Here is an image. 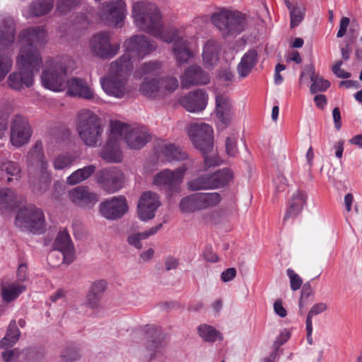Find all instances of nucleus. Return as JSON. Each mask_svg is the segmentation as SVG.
<instances>
[{
	"mask_svg": "<svg viewBox=\"0 0 362 362\" xmlns=\"http://www.w3.org/2000/svg\"><path fill=\"white\" fill-rule=\"evenodd\" d=\"M124 140L132 149H139L150 140V135L144 127H133L121 122H112L106 146L102 152V157L108 162H119L122 156L119 142Z\"/></svg>",
	"mask_w": 362,
	"mask_h": 362,
	"instance_id": "obj_1",
	"label": "nucleus"
},
{
	"mask_svg": "<svg viewBox=\"0 0 362 362\" xmlns=\"http://www.w3.org/2000/svg\"><path fill=\"white\" fill-rule=\"evenodd\" d=\"M132 16L136 28L164 42L170 43L176 33L174 28L163 26L158 8L148 1L134 2Z\"/></svg>",
	"mask_w": 362,
	"mask_h": 362,
	"instance_id": "obj_2",
	"label": "nucleus"
},
{
	"mask_svg": "<svg viewBox=\"0 0 362 362\" xmlns=\"http://www.w3.org/2000/svg\"><path fill=\"white\" fill-rule=\"evenodd\" d=\"M124 54L117 61L111 63L112 73L129 72L134 64L150 54L157 49L155 41L144 35H134L124 42Z\"/></svg>",
	"mask_w": 362,
	"mask_h": 362,
	"instance_id": "obj_3",
	"label": "nucleus"
},
{
	"mask_svg": "<svg viewBox=\"0 0 362 362\" xmlns=\"http://www.w3.org/2000/svg\"><path fill=\"white\" fill-rule=\"evenodd\" d=\"M42 62L41 56L35 50L22 49L16 59L18 70L8 78V86L15 90L30 87L33 83V73L39 71Z\"/></svg>",
	"mask_w": 362,
	"mask_h": 362,
	"instance_id": "obj_4",
	"label": "nucleus"
},
{
	"mask_svg": "<svg viewBox=\"0 0 362 362\" xmlns=\"http://www.w3.org/2000/svg\"><path fill=\"white\" fill-rule=\"evenodd\" d=\"M188 135L194 146L202 153L205 169L220 164L221 159L214 151L211 126L206 123L193 124L188 129Z\"/></svg>",
	"mask_w": 362,
	"mask_h": 362,
	"instance_id": "obj_5",
	"label": "nucleus"
},
{
	"mask_svg": "<svg viewBox=\"0 0 362 362\" xmlns=\"http://www.w3.org/2000/svg\"><path fill=\"white\" fill-rule=\"evenodd\" d=\"M76 129L86 146L95 147L100 143L103 126L100 118L93 111L83 109L77 113Z\"/></svg>",
	"mask_w": 362,
	"mask_h": 362,
	"instance_id": "obj_6",
	"label": "nucleus"
},
{
	"mask_svg": "<svg viewBox=\"0 0 362 362\" xmlns=\"http://www.w3.org/2000/svg\"><path fill=\"white\" fill-rule=\"evenodd\" d=\"M67 57L49 59L45 61L41 82L45 88L54 92H62L67 86Z\"/></svg>",
	"mask_w": 362,
	"mask_h": 362,
	"instance_id": "obj_7",
	"label": "nucleus"
},
{
	"mask_svg": "<svg viewBox=\"0 0 362 362\" xmlns=\"http://www.w3.org/2000/svg\"><path fill=\"white\" fill-rule=\"evenodd\" d=\"M15 22L12 18L0 16V46L8 47L14 42ZM11 58L0 49V81H3L12 67Z\"/></svg>",
	"mask_w": 362,
	"mask_h": 362,
	"instance_id": "obj_8",
	"label": "nucleus"
},
{
	"mask_svg": "<svg viewBox=\"0 0 362 362\" xmlns=\"http://www.w3.org/2000/svg\"><path fill=\"white\" fill-rule=\"evenodd\" d=\"M211 19L223 36L239 33L245 28V18L238 11L221 10L214 13Z\"/></svg>",
	"mask_w": 362,
	"mask_h": 362,
	"instance_id": "obj_9",
	"label": "nucleus"
},
{
	"mask_svg": "<svg viewBox=\"0 0 362 362\" xmlns=\"http://www.w3.org/2000/svg\"><path fill=\"white\" fill-rule=\"evenodd\" d=\"M193 165L192 160H188L180 167L175 169H165L153 176V184L158 187L167 189L170 192L180 190L186 171Z\"/></svg>",
	"mask_w": 362,
	"mask_h": 362,
	"instance_id": "obj_10",
	"label": "nucleus"
},
{
	"mask_svg": "<svg viewBox=\"0 0 362 362\" xmlns=\"http://www.w3.org/2000/svg\"><path fill=\"white\" fill-rule=\"evenodd\" d=\"M15 224L18 228L33 233L42 232L45 228L44 212L35 206L23 208L16 215Z\"/></svg>",
	"mask_w": 362,
	"mask_h": 362,
	"instance_id": "obj_11",
	"label": "nucleus"
},
{
	"mask_svg": "<svg viewBox=\"0 0 362 362\" xmlns=\"http://www.w3.org/2000/svg\"><path fill=\"white\" fill-rule=\"evenodd\" d=\"M178 87V81L174 77L145 80L141 85L140 91L148 98L157 99L163 98Z\"/></svg>",
	"mask_w": 362,
	"mask_h": 362,
	"instance_id": "obj_12",
	"label": "nucleus"
},
{
	"mask_svg": "<svg viewBox=\"0 0 362 362\" xmlns=\"http://www.w3.org/2000/svg\"><path fill=\"white\" fill-rule=\"evenodd\" d=\"M27 158L30 162L29 173L39 176L42 182L40 188L45 191L51 182L50 173L48 171V163L45 160L40 147L35 146L28 153Z\"/></svg>",
	"mask_w": 362,
	"mask_h": 362,
	"instance_id": "obj_13",
	"label": "nucleus"
},
{
	"mask_svg": "<svg viewBox=\"0 0 362 362\" xmlns=\"http://www.w3.org/2000/svg\"><path fill=\"white\" fill-rule=\"evenodd\" d=\"M127 14V5L123 0H112L104 3L99 16L103 21L112 26H119Z\"/></svg>",
	"mask_w": 362,
	"mask_h": 362,
	"instance_id": "obj_14",
	"label": "nucleus"
},
{
	"mask_svg": "<svg viewBox=\"0 0 362 362\" xmlns=\"http://www.w3.org/2000/svg\"><path fill=\"white\" fill-rule=\"evenodd\" d=\"M31 135V127L27 119L18 115L13 116L11 121L10 141L11 144L16 148H20L30 141Z\"/></svg>",
	"mask_w": 362,
	"mask_h": 362,
	"instance_id": "obj_15",
	"label": "nucleus"
},
{
	"mask_svg": "<svg viewBox=\"0 0 362 362\" xmlns=\"http://www.w3.org/2000/svg\"><path fill=\"white\" fill-rule=\"evenodd\" d=\"M92 54L100 58H109L115 55L119 49L118 45H113L110 42L107 33H99L95 35L89 42Z\"/></svg>",
	"mask_w": 362,
	"mask_h": 362,
	"instance_id": "obj_16",
	"label": "nucleus"
},
{
	"mask_svg": "<svg viewBox=\"0 0 362 362\" xmlns=\"http://www.w3.org/2000/svg\"><path fill=\"white\" fill-rule=\"evenodd\" d=\"M160 206L159 196L151 191H147L141 196L138 206L137 214L140 220L147 221L154 218L156 211Z\"/></svg>",
	"mask_w": 362,
	"mask_h": 362,
	"instance_id": "obj_17",
	"label": "nucleus"
},
{
	"mask_svg": "<svg viewBox=\"0 0 362 362\" xmlns=\"http://www.w3.org/2000/svg\"><path fill=\"white\" fill-rule=\"evenodd\" d=\"M100 214L108 220L121 218L128 210L126 198L124 196L114 197L100 204Z\"/></svg>",
	"mask_w": 362,
	"mask_h": 362,
	"instance_id": "obj_18",
	"label": "nucleus"
},
{
	"mask_svg": "<svg viewBox=\"0 0 362 362\" xmlns=\"http://www.w3.org/2000/svg\"><path fill=\"white\" fill-rule=\"evenodd\" d=\"M97 182L108 193H114L122 187L124 175L118 169H105L97 174Z\"/></svg>",
	"mask_w": 362,
	"mask_h": 362,
	"instance_id": "obj_19",
	"label": "nucleus"
},
{
	"mask_svg": "<svg viewBox=\"0 0 362 362\" xmlns=\"http://www.w3.org/2000/svg\"><path fill=\"white\" fill-rule=\"evenodd\" d=\"M46 39V32L42 27H35L23 30L18 36V43L20 45V51L25 48L26 49L35 50L40 56V53L34 47V45H41Z\"/></svg>",
	"mask_w": 362,
	"mask_h": 362,
	"instance_id": "obj_20",
	"label": "nucleus"
},
{
	"mask_svg": "<svg viewBox=\"0 0 362 362\" xmlns=\"http://www.w3.org/2000/svg\"><path fill=\"white\" fill-rule=\"evenodd\" d=\"M129 72L122 73L118 71L117 73H112L111 71V66H110V76L101 78L100 83L103 90L109 95L114 96L115 98H122L127 93V88L124 83L122 79H119V76H122Z\"/></svg>",
	"mask_w": 362,
	"mask_h": 362,
	"instance_id": "obj_21",
	"label": "nucleus"
},
{
	"mask_svg": "<svg viewBox=\"0 0 362 362\" xmlns=\"http://www.w3.org/2000/svg\"><path fill=\"white\" fill-rule=\"evenodd\" d=\"M69 200L82 208H92L98 202V196L85 186L73 188L68 193Z\"/></svg>",
	"mask_w": 362,
	"mask_h": 362,
	"instance_id": "obj_22",
	"label": "nucleus"
},
{
	"mask_svg": "<svg viewBox=\"0 0 362 362\" xmlns=\"http://www.w3.org/2000/svg\"><path fill=\"white\" fill-rule=\"evenodd\" d=\"M158 158L163 162L182 160L187 158V155L180 147L168 141H158L155 147Z\"/></svg>",
	"mask_w": 362,
	"mask_h": 362,
	"instance_id": "obj_23",
	"label": "nucleus"
},
{
	"mask_svg": "<svg viewBox=\"0 0 362 362\" xmlns=\"http://www.w3.org/2000/svg\"><path fill=\"white\" fill-rule=\"evenodd\" d=\"M67 94L86 100L96 101L98 97L90 84L86 81L78 78H71L67 81Z\"/></svg>",
	"mask_w": 362,
	"mask_h": 362,
	"instance_id": "obj_24",
	"label": "nucleus"
},
{
	"mask_svg": "<svg viewBox=\"0 0 362 362\" xmlns=\"http://www.w3.org/2000/svg\"><path fill=\"white\" fill-rule=\"evenodd\" d=\"M207 100V94L202 90H197L182 97L180 103L187 111L198 112L206 107Z\"/></svg>",
	"mask_w": 362,
	"mask_h": 362,
	"instance_id": "obj_25",
	"label": "nucleus"
},
{
	"mask_svg": "<svg viewBox=\"0 0 362 362\" xmlns=\"http://www.w3.org/2000/svg\"><path fill=\"white\" fill-rule=\"evenodd\" d=\"M210 81L207 74L198 66H191L186 69L181 78L182 86L189 87L193 85L207 84Z\"/></svg>",
	"mask_w": 362,
	"mask_h": 362,
	"instance_id": "obj_26",
	"label": "nucleus"
},
{
	"mask_svg": "<svg viewBox=\"0 0 362 362\" xmlns=\"http://www.w3.org/2000/svg\"><path fill=\"white\" fill-rule=\"evenodd\" d=\"M216 115L220 122L227 125L233 118L232 105L229 98L225 95L216 97Z\"/></svg>",
	"mask_w": 362,
	"mask_h": 362,
	"instance_id": "obj_27",
	"label": "nucleus"
},
{
	"mask_svg": "<svg viewBox=\"0 0 362 362\" xmlns=\"http://www.w3.org/2000/svg\"><path fill=\"white\" fill-rule=\"evenodd\" d=\"M174 29L176 33L170 42H174L173 54L178 63H185L193 56V52L188 47L187 41L179 37L178 30L176 28Z\"/></svg>",
	"mask_w": 362,
	"mask_h": 362,
	"instance_id": "obj_28",
	"label": "nucleus"
},
{
	"mask_svg": "<svg viewBox=\"0 0 362 362\" xmlns=\"http://www.w3.org/2000/svg\"><path fill=\"white\" fill-rule=\"evenodd\" d=\"M54 248L65 253V257L67 258V264L71 263L74 260L75 252L71 238L66 231H62L57 235L54 243Z\"/></svg>",
	"mask_w": 362,
	"mask_h": 362,
	"instance_id": "obj_29",
	"label": "nucleus"
},
{
	"mask_svg": "<svg viewBox=\"0 0 362 362\" xmlns=\"http://www.w3.org/2000/svg\"><path fill=\"white\" fill-rule=\"evenodd\" d=\"M257 52L255 49L247 51L241 58L237 66L238 74L240 78H245L252 71L257 62Z\"/></svg>",
	"mask_w": 362,
	"mask_h": 362,
	"instance_id": "obj_30",
	"label": "nucleus"
},
{
	"mask_svg": "<svg viewBox=\"0 0 362 362\" xmlns=\"http://www.w3.org/2000/svg\"><path fill=\"white\" fill-rule=\"evenodd\" d=\"M307 196L303 192L298 191L295 192L290 201L289 207L284 216V220L286 221L291 218H295L302 211L306 204Z\"/></svg>",
	"mask_w": 362,
	"mask_h": 362,
	"instance_id": "obj_31",
	"label": "nucleus"
},
{
	"mask_svg": "<svg viewBox=\"0 0 362 362\" xmlns=\"http://www.w3.org/2000/svg\"><path fill=\"white\" fill-rule=\"evenodd\" d=\"M220 47L213 40H209L204 47L202 57L204 62L207 67L214 66L218 61Z\"/></svg>",
	"mask_w": 362,
	"mask_h": 362,
	"instance_id": "obj_32",
	"label": "nucleus"
},
{
	"mask_svg": "<svg viewBox=\"0 0 362 362\" xmlns=\"http://www.w3.org/2000/svg\"><path fill=\"white\" fill-rule=\"evenodd\" d=\"M26 286L19 281L6 283L1 286V296L4 301L11 302L24 292Z\"/></svg>",
	"mask_w": 362,
	"mask_h": 362,
	"instance_id": "obj_33",
	"label": "nucleus"
},
{
	"mask_svg": "<svg viewBox=\"0 0 362 362\" xmlns=\"http://www.w3.org/2000/svg\"><path fill=\"white\" fill-rule=\"evenodd\" d=\"M305 71L310 74V78L312 81L310 88L311 93L313 94L317 92L325 91L329 87L330 83L315 73V67L313 64L307 66Z\"/></svg>",
	"mask_w": 362,
	"mask_h": 362,
	"instance_id": "obj_34",
	"label": "nucleus"
},
{
	"mask_svg": "<svg viewBox=\"0 0 362 362\" xmlns=\"http://www.w3.org/2000/svg\"><path fill=\"white\" fill-rule=\"evenodd\" d=\"M210 175L212 189L224 187L233 179V173L228 168L218 170Z\"/></svg>",
	"mask_w": 362,
	"mask_h": 362,
	"instance_id": "obj_35",
	"label": "nucleus"
},
{
	"mask_svg": "<svg viewBox=\"0 0 362 362\" xmlns=\"http://www.w3.org/2000/svg\"><path fill=\"white\" fill-rule=\"evenodd\" d=\"M95 166L89 165L74 171L66 178V183L69 185H77L87 180L95 171Z\"/></svg>",
	"mask_w": 362,
	"mask_h": 362,
	"instance_id": "obj_36",
	"label": "nucleus"
},
{
	"mask_svg": "<svg viewBox=\"0 0 362 362\" xmlns=\"http://www.w3.org/2000/svg\"><path fill=\"white\" fill-rule=\"evenodd\" d=\"M20 334L16 322L11 321L5 337L0 341V347L4 349L12 347L18 341Z\"/></svg>",
	"mask_w": 362,
	"mask_h": 362,
	"instance_id": "obj_37",
	"label": "nucleus"
},
{
	"mask_svg": "<svg viewBox=\"0 0 362 362\" xmlns=\"http://www.w3.org/2000/svg\"><path fill=\"white\" fill-rule=\"evenodd\" d=\"M54 7V0H36L28 9V15L41 16L48 13Z\"/></svg>",
	"mask_w": 362,
	"mask_h": 362,
	"instance_id": "obj_38",
	"label": "nucleus"
},
{
	"mask_svg": "<svg viewBox=\"0 0 362 362\" xmlns=\"http://www.w3.org/2000/svg\"><path fill=\"white\" fill-rule=\"evenodd\" d=\"M198 206L199 210L217 206L221 200V195L217 192L197 193Z\"/></svg>",
	"mask_w": 362,
	"mask_h": 362,
	"instance_id": "obj_39",
	"label": "nucleus"
},
{
	"mask_svg": "<svg viewBox=\"0 0 362 362\" xmlns=\"http://www.w3.org/2000/svg\"><path fill=\"white\" fill-rule=\"evenodd\" d=\"M179 209L184 214H189L197 211H199L197 193H194L182 198L179 203Z\"/></svg>",
	"mask_w": 362,
	"mask_h": 362,
	"instance_id": "obj_40",
	"label": "nucleus"
},
{
	"mask_svg": "<svg viewBox=\"0 0 362 362\" xmlns=\"http://www.w3.org/2000/svg\"><path fill=\"white\" fill-rule=\"evenodd\" d=\"M76 159V156L70 152L57 155L52 161L55 170H61L70 168Z\"/></svg>",
	"mask_w": 362,
	"mask_h": 362,
	"instance_id": "obj_41",
	"label": "nucleus"
},
{
	"mask_svg": "<svg viewBox=\"0 0 362 362\" xmlns=\"http://www.w3.org/2000/svg\"><path fill=\"white\" fill-rule=\"evenodd\" d=\"M16 194L10 189L0 190V211L4 213L11 210L16 203Z\"/></svg>",
	"mask_w": 362,
	"mask_h": 362,
	"instance_id": "obj_42",
	"label": "nucleus"
},
{
	"mask_svg": "<svg viewBox=\"0 0 362 362\" xmlns=\"http://www.w3.org/2000/svg\"><path fill=\"white\" fill-rule=\"evenodd\" d=\"M198 334L205 341L213 342L221 339V334L211 325L203 324L197 328Z\"/></svg>",
	"mask_w": 362,
	"mask_h": 362,
	"instance_id": "obj_43",
	"label": "nucleus"
},
{
	"mask_svg": "<svg viewBox=\"0 0 362 362\" xmlns=\"http://www.w3.org/2000/svg\"><path fill=\"white\" fill-rule=\"evenodd\" d=\"M211 175H202L189 181L187 189L192 191L212 189L211 186Z\"/></svg>",
	"mask_w": 362,
	"mask_h": 362,
	"instance_id": "obj_44",
	"label": "nucleus"
},
{
	"mask_svg": "<svg viewBox=\"0 0 362 362\" xmlns=\"http://www.w3.org/2000/svg\"><path fill=\"white\" fill-rule=\"evenodd\" d=\"M291 18V27L298 26L303 20L305 8L303 5L296 4L291 8L288 9Z\"/></svg>",
	"mask_w": 362,
	"mask_h": 362,
	"instance_id": "obj_45",
	"label": "nucleus"
},
{
	"mask_svg": "<svg viewBox=\"0 0 362 362\" xmlns=\"http://www.w3.org/2000/svg\"><path fill=\"white\" fill-rule=\"evenodd\" d=\"M238 135L232 134L226 137L225 141V151L228 156L236 157L239 153L237 141Z\"/></svg>",
	"mask_w": 362,
	"mask_h": 362,
	"instance_id": "obj_46",
	"label": "nucleus"
},
{
	"mask_svg": "<svg viewBox=\"0 0 362 362\" xmlns=\"http://www.w3.org/2000/svg\"><path fill=\"white\" fill-rule=\"evenodd\" d=\"M0 169L8 176H13L17 180L21 176V168L18 165L11 160H6L1 164Z\"/></svg>",
	"mask_w": 362,
	"mask_h": 362,
	"instance_id": "obj_47",
	"label": "nucleus"
},
{
	"mask_svg": "<svg viewBox=\"0 0 362 362\" xmlns=\"http://www.w3.org/2000/svg\"><path fill=\"white\" fill-rule=\"evenodd\" d=\"M47 261L52 267H57L64 262L67 263V258L65 257V253L53 248L47 255Z\"/></svg>",
	"mask_w": 362,
	"mask_h": 362,
	"instance_id": "obj_48",
	"label": "nucleus"
},
{
	"mask_svg": "<svg viewBox=\"0 0 362 362\" xmlns=\"http://www.w3.org/2000/svg\"><path fill=\"white\" fill-rule=\"evenodd\" d=\"M80 3V0H59L57 4V12L64 15L75 8Z\"/></svg>",
	"mask_w": 362,
	"mask_h": 362,
	"instance_id": "obj_49",
	"label": "nucleus"
},
{
	"mask_svg": "<svg viewBox=\"0 0 362 362\" xmlns=\"http://www.w3.org/2000/svg\"><path fill=\"white\" fill-rule=\"evenodd\" d=\"M161 68V64L158 62L144 63L141 67V74H157Z\"/></svg>",
	"mask_w": 362,
	"mask_h": 362,
	"instance_id": "obj_50",
	"label": "nucleus"
},
{
	"mask_svg": "<svg viewBox=\"0 0 362 362\" xmlns=\"http://www.w3.org/2000/svg\"><path fill=\"white\" fill-rule=\"evenodd\" d=\"M286 274L290 280L291 290L294 291L298 290L303 284L300 277L292 269H288Z\"/></svg>",
	"mask_w": 362,
	"mask_h": 362,
	"instance_id": "obj_51",
	"label": "nucleus"
},
{
	"mask_svg": "<svg viewBox=\"0 0 362 362\" xmlns=\"http://www.w3.org/2000/svg\"><path fill=\"white\" fill-rule=\"evenodd\" d=\"M289 180L286 177L284 172H279L274 180V185L276 191H284L288 185Z\"/></svg>",
	"mask_w": 362,
	"mask_h": 362,
	"instance_id": "obj_52",
	"label": "nucleus"
},
{
	"mask_svg": "<svg viewBox=\"0 0 362 362\" xmlns=\"http://www.w3.org/2000/svg\"><path fill=\"white\" fill-rule=\"evenodd\" d=\"M327 309V305L325 303H318L312 306L310 311L308 313L306 322H312L313 317L316 315H319Z\"/></svg>",
	"mask_w": 362,
	"mask_h": 362,
	"instance_id": "obj_53",
	"label": "nucleus"
},
{
	"mask_svg": "<svg viewBox=\"0 0 362 362\" xmlns=\"http://www.w3.org/2000/svg\"><path fill=\"white\" fill-rule=\"evenodd\" d=\"M107 288V282L104 280H98L94 281L90 287L89 291L96 296H99L102 298V295L103 292L105 291Z\"/></svg>",
	"mask_w": 362,
	"mask_h": 362,
	"instance_id": "obj_54",
	"label": "nucleus"
},
{
	"mask_svg": "<svg viewBox=\"0 0 362 362\" xmlns=\"http://www.w3.org/2000/svg\"><path fill=\"white\" fill-rule=\"evenodd\" d=\"M342 64V61L336 62L332 67V71L339 78H349L351 74L341 68Z\"/></svg>",
	"mask_w": 362,
	"mask_h": 362,
	"instance_id": "obj_55",
	"label": "nucleus"
},
{
	"mask_svg": "<svg viewBox=\"0 0 362 362\" xmlns=\"http://www.w3.org/2000/svg\"><path fill=\"white\" fill-rule=\"evenodd\" d=\"M101 297L88 291L85 305L90 308H97L100 305Z\"/></svg>",
	"mask_w": 362,
	"mask_h": 362,
	"instance_id": "obj_56",
	"label": "nucleus"
},
{
	"mask_svg": "<svg viewBox=\"0 0 362 362\" xmlns=\"http://www.w3.org/2000/svg\"><path fill=\"white\" fill-rule=\"evenodd\" d=\"M145 239L143 237V233H136L129 235L127 238L128 243L134 247L136 249H141L142 245L141 243V240Z\"/></svg>",
	"mask_w": 362,
	"mask_h": 362,
	"instance_id": "obj_57",
	"label": "nucleus"
},
{
	"mask_svg": "<svg viewBox=\"0 0 362 362\" xmlns=\"http://www.w3.org/2000/svg\"><path fill=\"white\" fill-rule=\"evenodd\" d=\"M20 352L17 349L5 351L2 353V357L6 362H16L18 358Z\"/></svg>",
	"mask_w": 362,
	"mask_h": 362,
	"instance_id": "obj_58",
	"label": "nucleus"
},
{
	"mask_svg": "<svg viewBox=\"0 0 362 362\" xmlns=\"http://www.w3.org/2000/svg\"><path fill=\"white\" fill-rule=\"evenodd\" d=\"M236 274L237 271L234 267L228 268L221 274V280L224 283L231 281L235 278Z\"/></svg>",
	"mask_w": 362,
	"mask_h": 362,
	"instance_id": "obj_59",
	"label": "nucleus"
},
{
	"mask_svg": "<svg viewBox=\"0 0 362 362\" xmlns=\"http://www.w3.org/2000/svg\"><path fill=\"white\" fill-rule=\"evenodd\" d=\"M81 355L79 351L75 349H68L64 351L62 357L66 361H74L80 358Z\"/></svg>",
	"mask_w": 362,
	"mask_h": 362,
	"instance_id": "obj_60",
	"label": "nucleus"
},
{
	"mask_svg": "<svg viewBox=\"0 0 362 362\" xmlns=\"http://www.w3.org/2000/svg\"><path fill=\"white\" fill-rule=\"evenodd\" d=\"M274 311L276 315L280 317H285L287 315V311L283 305V303L281 300H276L274 303Z\"/></svg>",
	"mask_w": 362,
	"mask_h": 362,
	"instance_id": "obj_61",
	"label": "nucleus"
},
{
	"mask_svg": "<svg viewBox=\"0 0 362 362\" xmlns=\"http://www.w3.org/2000/svg\"><path fill=\"white\" fill-rule=\"evenodd\" d=\"M349 22H350L349 18L347 17H343L341 19V21L339 23V29L337 34V37H342L345 35V33L346 32L347 27L349 24Z\"/></svg>",
	"mask_w": 362,
	"mask_h": 362,
	"instance_id": "obj_62",
	"label": "nucleus"
},
{
	"mask_svg": "<svg viewBox=\"0 0 362 362\" xmlns=\"http://www.w3.org/2000/svg\"><path fill=\"white\" fill-rule=\"evenodd\" d=\"M291 337V332L288 329H284L275 341V344L279 346L286 342Z\"/></svg>",
	"mask_w": 362,
	"mask_h": 362,
	"instance_id": "obj_63",
	"label": "nucleus"
},
{
	"mask_svg": "<svg viewBox=\"0 0 362 362\" xmlns=\"http://www.w3.org/2000/svg\"><path fill=\"white\" fill-rule=\"evenodd\" d=\"M344 141L342 139L336 141L333 145V149L335 151V156L339 159L342 158L344 152Z\"/></svg>",
	"mask_w": 362,
	"mask_h": 362,
	"instance_id": "obj_64",
	"label": "nucleus"
}]
</instances>
